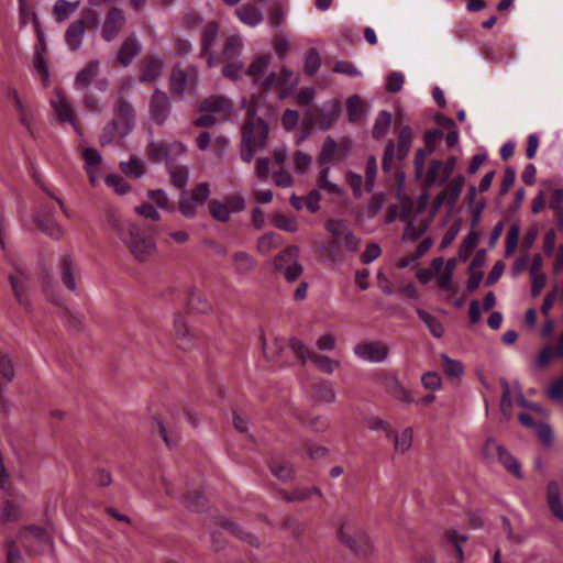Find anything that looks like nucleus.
I'll return each mask as SVG.
<instances>
[{"label":"nucleus","instance_id":"1","mask_svg":"<svg viewBox=\"0 0 563 563\" xmlns=\"http://www.w3.org/2000/svg\"><path fill=\"white\" fill-rule=\"evenodd\" d=\"M108 222L137 262H146L155 254L156 242L145 228L123 219L117 211L110 212Z\"/></svg>","mask_w":563,"mask_h":563},{"label":"nucleus","instance_id":"2","mask_svg":"<svg viewBox=\"0 0 563 563\" xmlns=\"http://www.w3.org/2000/svg\"><path fill=\"white\" fill-rule=\"evenodd\" d=\"M324 228L331 239L320 247L319 252L322 256L335 261L342 249L350 253L358 251L361 238L355 235L344 220L330 219L325 222Z\"/></svg>","mask_w":563,"mask_h":563},{"label":"nucleus","instance_id":"3","mask_svg":"<svg viewBox=\"0 0 563 563\" xmlns=\"http://www.w3.org/2000/svg\"><path fill=\"white\" fill-rule=\"evenodd\" d=\"M268 136V124L260 117L249 115L242 129L241 159L244 163H251L254 153L267 146Z\"/></svg>","mask_w":563,"mask_h":563},{"label":"nucleus","instance_id":"4","mask_svg":"<svg viewBox=\"0 0 563 563\" xmlns=\"http://www.w3.org/2000/svg\"><path fill=\"white\" fill-rule=\"evenodd\" d=\"M198 81L199 75L196 67L188 66L183 69L176 65L169 75V90L178 100H184L186 90L196 89Z\"/></svg>","mask_w":563,"mask_h":563},{"label":"nucleus","instance_id":"5","mask_svg":"<svg viewBox=\"0 0 563 563\" xmlns=\"http://www.w3.org/2000/svg\"><path fill=\"white\" fill-rule=\"evenodd\" d=\"M210 196L209 183H200L190 190H184L179 196V211L188 219L196 216L198 207L202 206Z\"/></svg>","mask_w":563,"mask_h":563},{"label":"nucleus","instance_id":"6","mask_svg":"<svg viewBox=\"0 0 563 563\" xmlns=\"http://www.w3.org/2000/svg\"><path fill=\"white\" fill-rule=\"evenodd\" d=\"M376 383L397 401L412 404L411 393L400 383L395 371H382L376 376Z\"/></svg>","mask_w":563,"mask_h":563},{"label":"nucleus","instance_id":"7","mask_svg":"<svg viewBox=\"0 0 563 563\" xmlns=\"http://www.w3.org/2000/svg\"><path fill=\"white\" fill-rule=\"evenodd\" d=\"M298 254L299 249L297 246H288L275 257V268L288 282H295L302 274L303 269L298 263Z\"/></svg>","mask_w":563,"mask_h":563},{"label":"nucleus","instance_id":"8","mask_svg":"<svg viewBox=\"0 0 563 563\" xmlns=\"http://www.w3.org/2000/svg\"><path fill=\"white\" fill-rule=\"evenodd\" d=\"M341 111L342 108L340 101L331 99L323 102L320 108L308 109L305 112V115L307 118L313 115L314 124H317L320 130H329L340 118Z\"/></svg>","mask_w":563,"mask_h":563},{"label":"nucleus","instance_id":"9","mask_svg":"<svg viewBox=\"0 0 563 563\" xmlns=\"http://www.w3.org/2000/svg\"><path fill=\"white\" fill-rule=\"evenodd\" d=\"M126 23L125 13L118 7H111L104 16L101 25V37L104 42L110 43L114 41L123 31Z\"/></svg>","mask_w":563,"mask_h":563},{"label":"nucleus","instance_id":"10","mask_svg":"<svg viewBox=\"0 0 563 563\" xmlns=\"http://www.w3.org/2000/svg\"><path fill=\"white\" fill-rule=\"evenodd\" d=\"M186 147L180 142L165 143L162 141H151L147 146V156L154 163L172 161L176 156L183 155Z\"/></svg>","mask_w":563,"mask_h":563},{"label":"nucleus","instance_id":"11","mask_svg":"<svg viewBox=\"0 0 563 563\" xmlns=\"http://www.w3.org/2000/svg\"><path fill=\"white\" fill-rule=\"evenodd\" d=\"M150 118L157 125H164L172 113V103L165 91L156 88L150 99Z\"/></svg>","mask_w":563,"mask_h":563},{"label":"nucleus","instance_id":"12","mask_svg":"<svg viewBox=\"0 0 563 563\" xmlns=\"http://www.w3.org/2000/svg\"><path fill=\"white\" fill-rule=\"evenodd\" d=\"M357 357L369 363H383L389 354V346L382 341L363 342L354 346Z\"/></svg>","mask_w":563,"mask_h":563},{"label":"nucleus","instance_id":"13","mask_svg":"<svg viewBox=\"0 0 563 563\" xmlns=\"http://www.w3.org/2000/svg\"><path fill=\"white\" fill-rule=\"evenodd\" d=\"M35 222L38 229L54 240H60L63 229L57 224L48 208L42 206L35 216Z\"/></svg>","mask_w":563,"mask_h":563},{"label":"nucleus","instance_id":"14","mask_svg":"<svg viewBox=\"0 0 563 563\" xmlns=\"http://www.w3.org/2000/svg\"><path fill=\"white\" fill-rule=\"evenodd\" d=\"M141 52L142 44L136 35L132 33L122 42L117 55V60L122 67H128Z\"/></svg>","mask_w":563,"mask_h":563},{"label":"nucleus","instance_id":"15","mask_svg":"<svg viewBox=\"0 0 563 563\" xmlns=\"http://www.w3.org/2000/svg\"><path fill=\"white\" fill-rule=\"evenodd\" d=\"M165 62L161 57H145L139 77L142 84H154L164 73Z\"/></svg>","mask_w":563,"mask_h":563},{"label":"nucleus","instance_id":"16","mask_svg":"<svg viewBox=\"0 0 563 563\" xmlns=\"http://www.w3.org/2000/svg\"><path fill=\"white\" fill-rule=\"evenodd\" d=\"M115 117L120 120L121 136L128 135L134 128L135 113L129 101L123 98L118 100L114 109Z\"/></svg>","mask_w":563,"mask_h":563},{"label":"nucleus","instance_id":"17","mask_svg":"<svg viewBox=\"0 0 563 563\" xmlns=\"http://www.w3.org/2000/svg\"><path fill=\"white\" fill-rule=\"evenodd\" d=\"M340 537L342 542L357 555L366 556L371 553L369 538L364 532H357L354 537H351L344 532V527H342Z\"/></svg>","mask_w":563,"mask_h":563},{"label":"nucleus","instance_id":"18","mask_svg":"<svg viewBox=\"0 0 563 563\" xmlns=\"http://www.w3.org/2000/svg\"><path fill=\"white\" fill-rule=\"evenodd\" d=\"M86 30L82 29L81 22L73 21L67 26L64 41L67 48L71 52H78L82 47Z\"/></svg>","mask_w":563,"mask_h":563},{"label":"nucleus","instance_id":"19","mask_svg":"<svg viewBox=\"0 0 563 563\" xmlns=\"http://www.w3.org/2000/svg\"><path fill=\"white\" fill-rule=\"evenodd\" d=\"M51 104L57 113L58 120L60 122H73V107L69 100L67 99L66 95L62 90H55V98L51 101Z\"/></svg>","mask_w":563,"mask_h":563},{"label":"nucleus","instance_id":"20","mask_svg":"<svg viewBox=\"0 0 563 563\" xmlns=\"http://www.w3.org/2000/svg\"><path fill=\"white\" fill-rule=\"evenodd\" d=\"M547 503L554 517L563 521V504L561 501L560 485L555 481H551L547 486Z\"/></svg>","mask_w":563,"mask_h":563},{"label":"nucleus","instance_id":"21","mask_svg":"<svg viewBox=\"0 0 563 563\" xmlns=\"http://www.w3.org/2000/svg\"><path fill=\"white\" fill-rule=\"evenodd\" d=\"M311 396L316 401L333 404L336 399V393L333 384L328 380L317 382L311 386Z\"/></svg>","mask_w":563,"mask_h":563},{"label":"nucleus","instance_id":"22","mask_svg":"<svg viewBox=\"0 0 563 563\" xmlns=\"http://www.w3.org/2000/svg\"><path fill=\"white\" fill-rule=\"evenodd\" d=\"M200 110L203 112H213L228 115L232 110V104L229 99L222 96H210L203 100Z\"/></svg>","mask_w":563,"mask_h":563},{"label":"nucleus","instance_id":"23","mask_svg":"<svg viewBox=\"0 0 563 563\" xmlns=\"http://www.w3.org/2000/svg\"><path fill=\"white\" fill-rule=\"evenodd\" d=\"M98 73L99 62L96 59L90 60L80 71H78L74 82L76 89L84 90L88 88L93 78L97 77Z\"/></svg>","mask_w":563,"mask_h":563},{"label":"nucleus","instance_id":"24","mask_svg":"<svg viewBox=\"0 0 563 563\" xmlns=\"http://www.w3.org/2000/svg\"><path fill=\"white\" fill-rule=\"evenodd\" d=\"M9 282L12 287L13 294L18 301L27 306L29 299L26 296V275L22 269H18L16 274L9 275Z\"/></svg>","mask_w":563,"mask_h":563},{"label":"nucleus","instance_id":"25","mask_svg":"<svg viewBox=\"0 0 563 563\" xmlns=\"http://www.w3.org/2000/svg\"><path fill=\"white\" fill-rule=\"evenodd\" d=\"M59 275L65 287L75 291L77 289L76 283V267L73 260L69 256H65L59 264Z\"/></svg>","mask_w":563,"mask_h":563},{"label":"nucleus","instance_id":"26","mask_svg":"<svg viewBox=\"0 0 563 563\" xmlns=\"http://www.w3.org/2000/svg\"><path fill=\"white\" fill-rule=\"evenodd\" d=\"M235 14L243 24L249 26H256L263 21L262 11L250 3L239 7Z\"/></svg>","mask_w":563,"mask_h":563},{"label":"nucleus","instance_id":"27","mask_svg":"<svg viewBox=\"0 0 563 563\" xmlns=\"http://www.w3.org/2000/svg\"><path fill=\"white\" fill-rule=\"evenodd\" d=\"M320 199L321 196L318 190H311L307 196L305 197H298L296 195H292L290 198L291 206L297 209L301 210L303 207H306L311 213H314L320 208Z\"/></svg>","mask_w":563,"mask_h":563},{"label":"nucleus","instance_id":"28","mask_svg":"<svg viewBox=\"0 0 563 563\" xmlns=\"http://www.w3.org/2000/svg\"><path fill=\"white\" fill-rule=\"evenodd\" d=\"M167 172L175 187L183 188L188 183L189 170L187 166L176 164L174 158L166 164Z\"/></svg>","mask_w":563,"mask_h":563},{"label":"nucleus","instance_id":"29","mask_svg":"<svg viewBox=\"0 0 563 563\" xmlns=\"http://www.w3.org/2000/svg\"><path fill=\"white\" fill-rule=\"evenodd\" d=\"M336 153L338 143L332 136L328 135L324 139L318 155V163L320 166H330V164L334 161Z\"/></svg>","mask_w":563,"mask_h":563},{"label":"nucleus","instance_id":"30","mask_svg":"<svg viewBox=\"0 0 563 563\" xmlns=\"http://www.w3.org/2000/svg\"><path fill=\"white\" fill-rule=\"evenodd\" d=\"M464 184H465L464 176L457 175L448 184L445 190L442 192L443 195H445L446 205L450 208H453L456 205V202L461 196L462 189L464 187Z\"/></svg>","mask_w":563,"mask_h":563},{"label":"nucleus","instance_id":"31","mask_svg":"<svg viewBox=\"0 0 563 563\" xmlns=\"http://www.w3.org/2000/svg\"><path fill=\"white\" fill-rule=\"evenodd\" d=\"M412 143V130L409 125H404L400 128L398 133V144H397V158L398 161H404L411 148Z\"/></svg>","mask_w":563,"mask_h":563},{"label":"nucleus","instance_id":"32","mask_svg":"<svg viewBox=\"0 0 563 563\" xmlns=\"http://www.w3.org/2000/svg\"><path fill=\"white\" fill-rule=\"evenodd\" d=\"M221 527L223 529H225L227 531L231 532L236 538L245 541L250 545H253V547L260 545V541L256 536H254L251 532H245L239 525H236L235 522H233L229 519L221 520Z\"/></svg>","mask_w":563,"mask_h":563},{"label":"nucleus","instance_id":"33","mask_svg":"<svg viewBox=\"0 0 563 563\" xmlns=\"http://www.w3.org/2000/svg\"><path fill=\"white\" fill-rule=\"evenodd\" d=\"M269 467L274 476L283 482L290 481L294 476V468L291 464L284 459H273Z\"/></svg>","mask_w":563,"mask_h":563},{"label":"nucleus","instance_id":"34","mask_svg":"<svg viewBox=\"0 0 563 563\" xmlns=\"http://www.w3.org/2000/svg\"><path fill=\"white\" fill-rule=\"evenodd\" d=\"M390 124H391V113L386 110L379 111L375 119L373 130H372L373 137L376 140L384 137L387 134V132L390 128Z\"/></svg>","mask_w":563,"mask_h":563},{"label":"nucleus","instance_id":"35","mask_svg":"<svg viewBox=\"0 0 563 563\" xmlns=\"http://www.w3.org/2000/svg\"><path fill=\"white\" fill-rule=\"evenodd\" d=\"M80 1L57 0L53 8L56 22L60 23L67 20L77 10Z\"/></svg>","mask_w":563,"mask_h":563},{"label":"nucleus","instance_id":"36","mask_svg":"<svg viewBox=\"0 0 563 563\" xmlns=\"http://www.w3.org/2000/svg\"><path fill=\"white\" fill-rule=\"evenodd\" d=\"M174 330L178 347L183 350L189 349L192 345L189 330L186 322L180 317L175 319Z\"/></svg>","mask_w":563,"mask_h":563},{"label":"nucleus","instance_id":"37","mask_svg":"<svg viewBox=\"0 0 563 563\" xmlns=\"http://www.w3.org/2000/svg\"><path fill=\"white\" fill-rule=\"evenodd\" d=\"M417 314L419 319L428 327L430 333L434 338L440 339L443 335L444 329L437 317L430 314L423 309H417Z\"/></svg>","mask_w":563,"mask_h":563},{"label":"nucleus","instance_id":"38","mask_svg":"<svg viewBox=\"0 0 563 563\" xmlns=\"http://www.w3.org/2000/svg\"><path fill=\"white\" fill-rule=\"evenodd\" d=\"M208 210L213 219L219 222H228L231 219L230 210L224 201L211 199L208 201Z\"/></svg>","mask_w":563,"mask_h":563},{"label":"nucleus","instance_id":"39","mask_svg":"<svg viewBox=\"0 0 563 563\" xmlns=\"http://www.w3.org/2000/svg\"><path fill=\"white\" fill-rule=\"evenodd\" d=\"M219 24L214 21L208 22L201 34L202 53H207L216 43L218 37Z\"/></svg>","mask_w":563,"mask_h":563},{"label":"nucleus","instance_id":"40","mask_svg":"<svg viewBox=\"0 0 563 563\" xmlns=\"http://www.w3.org/2000/svg\"><path fill=\"white\" fill-rule=\"evenodd\" d=\"M82 157L85 161V168L89 175L90 183L95 184L96 178L92 172V168L99 166L101 163V155L100 153L93 148V147H87L82 151Z\"/></svg>","mask_w":563,"mask_h":563},{"label":"nucleus","instance_id":"41","mask_svg":"<svg viewBox=\"0 0 563 563\" xmlns=\"http://www.w3.org/2000/svg\"><path fill=\"white\" fill-rule=\"evenodd\" d=\"M121 135V125L117 120H110L102 129L99 135V143L101 146H107L113 143L115 136Z\"/></svg>","mask_w":563,"mask_h":563},{"label":"nucleus","instance_id":"42","mask_svg":"<svg viewBox=\"0 0 563 563\" xmlns=\"http://www.w3.org/2000/svg\"><path fill=\"white\" fill-rule=\"evenodd\" d=\"M496 461H498L507 471L511 472L517 478L522 477L520 464L505 450L504 446L501 448L500 453L497 454Z\"/></svg>","mask_w":563,"mask_h":563},{"label":"nucleus","instance_id":"43","mask_svg":"<svg viewBox=\"0 0 563 563\" xmlns=\"http://www.w3.org/2000/svg\"><path fill=\"white\" fill-rule=\"evenodd\" d=\"M233 261L235 263V272L246 274L255 268L256 262L246 252H236L233 254Z\"/></svg>","mask_w":563,"mask_h":563},{"label":"nucleus","instance_id":"44","mask_svg":"<svg viewBox=\"0 0 563 563\" xmlns=\"http://www.w3.org/2000/svg\"><path fill=\"white\" fill-rule=\"evenodd\" d=\"M120 168L126 176L133 178H141L144 174V164L136 157H132L126 162H121Z\"/></svg>","mask_w":563,"mask_h":563},{"label":"nucleus","instance_id":"45","mask_svg":"<svg viewBox=\"0 0 563 563\" xmlns=\"http://www.w3.org/2000/svg\"><path fill=\"white\" fill-rule=\"evenodd\" d=\"M309 361H312L321 372L329 375L340 366L339 361L317 353H313Z\"/></svg>","mask_w":563,"mask_h":563},{"label":"nucleus","instance_id":"46","mask_svg":"<svg viewBox=\"0 0 563 563\" xmlns=\"http://www.w3.org/2000/svg\"><path fill=\"white\" fill-rule=\"evenodd\" d=\"M321 66L320 54L316 48H309L305 54V73L313 76Z\"/></svg>","mask_w":563,"mask_h":563},{"label":"nucleus","instance_id":"47","mask_svg":"<svg viewBox=\"0 0 563 563\" xmlns=\"http://www.w3.org/2000/svg\"><path fill=\"white\" fill-rule=\"evenodd\" d=\"M477 243L478 235L476 234V232L471 231L459 247V258L461 261H466L471 256Z\"/></svg>","mask_w":563,"mask_h":563},{"label":"nucleus","instance_id":"48","mask_svg":"<svg viewBox=\"0 0 563 563\" xmlns=\"http://www.w3.org/2000/svg\"><path fill=\"white\" fill-rule=\"evenodd\" d=\"M320 167H321V169H320L318 186L321 189L328 191L329 194L341 195L342 194L341 188L336 184L329 180V174L331 170V166H320Z\"/></svg>","mask_w":563,"mask_h":563},{"label":"nucleus","instance_id":"49","mask_svg":"<svg viewBox=\"0 0 563 563\" xmlns=\"http://www.w3.org/2000/svg\"><path fill=\"white\" fill-rule=\"evenodd\" d=\"M346 112L349 121L355 123L362 114V100L360 96L353 95L346 99Z\"/></svg>","mask_w":563,"mask_h":563},{"label":"nucleus","instance_id":"50","mask_svg":"<svg viewBox=\"0 0 563 563\" xmlns=\"http://www.w3.org/2000/svg\"><path fill=\"white\" fill-rule=\"evenodd\" d=\"M519 234H520V228L517 224H512L509 227L506 235V245H505V256L509 257L511 256L517 246L519 241Z\"/></svg>","mask_w":563,"mask_h":563},{"label":"nucleus","instance_id":"51","mask_svg":"<svg viewBox=\"0 0 563 563\" xmlns=\"http://www.w3.org/2000/svg\"><path fill=\"white\" fill-rule=\"evenodd\" d=\"M413 432L411 428H406L400 434L394 437L395 450L401 453L408 451L412 444Z\"/></svg>","mask_w":563,"mask_h":563},{"label":"nucleus","instance_id":"52","mask_svg":"<svg viewBox=\"0 0 563 563\" xmlns=\"http://www.w3.org/2000/svg\"><path fill=\"white\" fill-rule=\"evenodd\" d=\"M243 47L241 37L231 35L225 40L223 47V56L227 59L238 56Z\"/></svg>","mask_w":563,"mask_h":563},{"label":"nucleus","instance_id":"53","mask_svg":"<svg viewBox=\"0 0 563 563\" xmlns=\"http://www.w3.org/2000/svg\"><path fill=\"white\" fill-rule=\"evenodd\" d=\"M280 236L273 232L266 233L257 241V250L260 253L267 254L271 250L278 246Z\"/></svg>","mask_w":563,"mask_h":563},{"label":"nucleus","instance_id":"54","mask_svg":"<svg viewBox=\"0 0 563 563\" xmlns=\"http://www.w3.org/2000/svg\"><path fill=\"white\" fill-rule=\"evenodd\" d=\"M443 369L450 377H460L463 374L464 367L460 361L449 357L446 354H442Z\"/></svg>","mask_w":563,"mask_h":563},{"label":"nucleus","instance_id":"55","mask_svg":"<svg viewBox=\"0 0 563 563\" xmlns=\"http://www.w3.org/2000/svg\"><path fill=\"white\" fill-rule=\"evenodd\" d=\"M271 60L269 55H263L254 59L245 70L247 76L256 77L262 75L268 67Z\"/></svg>","mask_w":563,"mask_h":563},{"label":"nucleus","instance_id":"56","mask_svg":"<svg viewBox=\"0 0 563 563\" xmlns=\"http://www.w3.org/2000/svg\"><path fill=\"white\" fill-rule=\"evenodd\" d=\"M442 165L443 162L439 159H432L430 162L427 175H426V185L432 186L433 184L440 185V177L442 174Z\"/></svg>","mask_w":563,"mask_h":563},{"label":"nucleus","instance_id":"57","mask_svg":"<svg viewBox=\"0 0 563 563\" xmlns=\"http://www.w3.org/2000/svg\"><path fill=\"white\" fill-rule=\"evenodd\" d=\"M446 540L454 547L457 552L459 561H464V554L462 550V543L466 542L467 538L464 534H459L456 530H449L445 533Z\"/></svg>","mask_w":563,"mask_h":563},{"label":"nucleus","instance_id":"58","mask_svg":"<svg viewBox=\"0 0 563 563\" xmlns=\"http://www.w3.org/2000/svg\"><path fill=\"white\" fill-rule=\"evenodd\" d=\"M106 184L113 188L118 195H125L130 191V185L119 175L111 174L106 177Z\"/></svg>","mask_w":563,"mask_h":563},{"label":"nucleus","instance_id":"59","mask_svg":"<svg viewBox=\"0 0 563 563\" xmlns=\"http://www.w3.org/2000/svg\"><path fill=\"white\" fill-rule=\"evenodd\" d=\"M184 504L186 507L199 511L206 506V498L201 492L195 490L187 494Z\"/></svg>","mask_w":563,"mask_h":563},{"label":"nucleus","instance_id":"60","mask_svg":"<svg viewBox=\"0 0 563 563\" xmlns=\"http://www.w3.org/2000/svg\"><path fill=\"white\" fill-rule=\"evenodd\" d=\"M187 303H188L189 309H191L192 311H196L198 313H203V312L208 311V309H209L208 303L202 300V296L198 290H191L188 294Z\"/></svg>","mask_w":563,"mask_h":563},{"label":"nucleus","instance_id":"61","mask_svg":"<svg viewBox=\"0 0 563 563\" xmlns=\"http://www.w3.org/2000/svg\"><path fill=\"white\" fill-rule=\"evenodd\" d=\"M289 346L291 351L301 358L302 363H307L313 354V352H311L303 342L297 338L290 339Z\"/></svg>","mask_w":563,"mask_h":563},{"label":"nucleus","instance_id":"62","mask_svg":"<svg viewBox=\"0 0 563 563\" xmlns=\"http://www.w3.org/2000/svg\"><path fill=\"white\" fill-rule=\"evenodd\" d=\"M501 448L503 445L498 444L495 439L488 438L483 446L482 454L488 462H495Z\"/></svg>","mask_w":563,"mask_h":563},{"label":"nucleus","instance_id":"63","mask_svg":"<svg viewBox=\"0 0 563 563\" xmlns=\"http://www.w3.org/2000/svg\"><path fill=\"white\" fill-rule=\"evenodd\" d=\"M243 74L244 66L239 60L229 63L222 68V75L231 80H239Z\"/></svg>","mask_w":563,"mask_h":563},{"label":"nucleus","instance_id":"64","mask_svg":"<svg viewBox=\"0 0 563 563\" xmlns=\"http://www.w3.org/2000/svg\"><path fill=\"white\" fill-rule=\"evenodd\" d=\"M405 82V77L401 73L393 71L386 78V90L396 93L401 90Z\"/></svg>","mask_w":563,"mask_h":563}]
</instances>
